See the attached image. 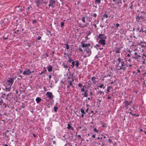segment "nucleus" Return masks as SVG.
<instances>
[{
	"instance_id": "a19ab883",
	"label": "nucleus",
	"mask_w": 146,
	"mask_h": 146,
	"mask_svg": "<svg viewBox=\"0 0 146 146\" xmlns=\"http://www.w3.org/2000/svg\"><path fill=\"white\" fill-rule=\"evenodd\" d=\"M51 76L50 75H49V81H50L51 80Z\"/></svg>"
},
{
	"instance_id": "6e6d98bb",
	"label": "nucleus",
	"mask_w": 146,
	"mask_h": 146,
	"mask_svg": "<svg viewBox=\"0 0 146 146\" xmlns=\"http://www.w3.org/2000/svg\"><path fill=\"white\" fill-rule=\"evenodd\" d=\"M81 90L83 92H84V88H81Z\"/></svg>"
},
{
	"instance_id": "4468645a",
	"label": "nucleus",
	"mask_w": 146,
	"mask_h": 146,
	"mask_svg": "<svg viewBox=\"0 0 146 146\" xmlns=\"http://www.w3.org/2000/svg\"><path fill=\"white\" fill-rule=\"evenodd\" d=\"M71 54H70L69 55H68V62H72L73 61H74L73 60H72L71 58Z\"/></svg>"
},
{
	"instance_id": "5fc2aeb1",
	"label": "nucleus",
	"mask_w": 146,
	"mask_h": 146,
	"mask_svg": "<svg viewBox=\"0 0 146 146\" xmlns=\"http://www.w3.org/2000/svg\"><path fill=\"white\" fill-rule=\"evenodd\" d=\"M94 27H95V28H96L97 27V26H96V24H94Z\"/></svg>"
},
{
	"instance_id": "8fccbe9b",
	"label": "nucleus",
	"mask_w": 146,
	"mask_h": 146,
	"mask_svg": "<svg viewBox=\"0 0 146 146\" xmlns=\"http://www.w3.org/2000/svg\"><path fill=\"white\" fill-rule=\"evenodd\" d=\"M111 98V97L110 96H108L107 98V99H110Z\"/></svg>"
},
{
	"instance_id": "a211bd4d",
	"label": "nucleus",
	"mask_w": 146,
	"mask_h": 146,
	"mask_svg": "<svg viewBox=\"0 0 146 146\" xmlns=\"http://www.w3.org/2000/svg\"><path fill=\"white\" fill-rule=\"evenodd\" d=\"M103 17L102 18V20H103V19L105 18V17L106 18H108V15L107 14H106V13H105V14L103 15Z\"/></svg>"
},
{
	"instance_id": "864d4df0",
	"label": "nucleus",
	"mask_w": 146,
	"mask_h": 146,
	"mask_svg": "<svg viewBox=\"0 0 146 146\" xmlns=\"http://www.w3.org/2000/svg\"><path fill=\"white\" fill-rule=\"evenodd\" d=\"M90 31H89L88 33L87 34L88 36V35H90Z\"/></svg>"
},
{
	"instance_id": "cd10ccee",
	"label": "nucleus",
	"mask_w": 146,
	"mask_h": 146,
	"mask_svg": "<svg viewBox=\"0 0 146 146\" xmlns=\"http://www.w3.org/2000/svg\"><path fill=\"white\" fill-rule=\"evenodd\" d=\"M66 49L67 50H68L69 48V45H68V43H67V44H66Z\"/></svg>"
},
{
	"instance_id": "473e14b6",
	"label": "nucleus",
	"mask_w": 146,
	"mask_h": 146,
	"mask_svg": "<svg viewBox=\"0 0 146 146\" xmlns=\"http://www.w3.org/2000/svg\"><path fill=\"white\" fill-rule=\"evenodd\" d=\"M115 52L117 53H120V51L118 49Z\"/></svg>"
},
{
	"instance_id": "79ce46f5",
	"label": "nucleus",
	"mask_w": 146,
	"mask_h": 146,
	"mask_svg": "<svg viewBox=\"0 0 146 146\" xmlns=\"http://www.w3.org/2000/svg\"><path fill=\"white\" fill-rule=\"evenodd\" d=\"M82 84L81 83H79L78 84V86L79 87H82Z\"/></svg>"
},
{
	"instance_id": "f03ea898",
	"label": "nucleus",
	"mask_w": 146,
	"mask_h": 146,
	"mask_svg": "<svg viewBox=\"0 0 146 146\" xmlns=\"http://www.w3.org/2000/svg\"><path fill=\"white\" fill-rule=\"evenodd\" d=\"M14 82L13 80L11 78H9V80H7L5 85L7 87H11Z\"/></svg>"
},
{
	"instance_id": "c85d7f7f",
	"label": "nucleus",
	"mask_w": 146,
	"mask_h": 146,
	"mask_svg": "<svg viewBox=\"0 0 146 146\" xmlns=\"http://www.w3.org/2000/svg\"><path fill=\"white\" fill-rule=\"evenodd\" d=\"M46 70H44L43 71H42L40 74V75H41L43 73H45V72H46Z\"/></svg>"
},
{
	"instance_id": "37998d69",
	"label": "nucleus",
	"mask_w": 146,
	"mask_h": 146,
	"mask_svg": "<svg viewBox=\"0 0 146 146\" xmlns=\"http://www.w3.org/2000/svg\"><path fill=\"white\" fill-rule=\"evenodd\" d=\"M41 37L40 36H38V40H40L41 39Z\"/></svg>"
},
{
	"instance_id": "bb28decb",
	"label": "nucleus",
	"mask_w": 146,
	"mask_h": 146,
	"mask_svg": "<svg viewBox=\"0 0 146 146\" xmlns=\"http://www.w3.org/2000/svg\"><path fill=\"white\" fill-rule=\"evenodd\" d=\"M58 109V108L56 106H54V111L55 112H56L57 111V109Z\"/></svg>"
},
{
	"instance_id": "7ed1b4c3",
	"label": "nucleus",
	"mask_w": 146,
	"mask_h": 146,
	"mask_svg": "<svg viewBox=\"0 0 146 146\" xmlns=\"http://www.w3.org/2000/svg\"><path fill=\"white\" fill-rule=\"evenodd\" d=\"M46 95L47 97L50 99H52L54 97V96L52 94V93L50 92H47Z\"/></svg>"
},
{
	"instance_id": "052dcab7",
	"label": "nucleus",
	"mask_w": 146,
	"mask_h": 146,
	"mask_svg": "<svg viewBox=\"0 0 146 146\" xmlns=\"http://www.w3.org/2000/svg\"><path fill=\"white\" fill-rule=\"evenodd\" d=\"M127 56L128 57H129L130 56V55L129 54H128L127 55Z\"/></svg>"
},
{
	"instance_id": "bf43d9fd",
	"label": "nucleus",
	"mask_w": 146,
	"mask_h": 146,
	"mask_svg": "<svg viewBox=\"0 0 146 146\" xmlns=\"http://www.w3.org/2000/svg\"><path fill=\"white\" fill-rule=\"evenodd\" d=\"M52 6V5L50 3H49V5H48V6H49V7H50V6Z\"/></svg>"
},
{
	"instance_id": "f257e3e1",
	"label": "nucleus",
	"mask_w": 146,
	"mask_h": 146,
	"mask_svg": "<svg viewBox=\"0 0 146 146\" xmlns=\"http://www.w3.org/2000/svg\"><path fill=\"white\" fill-rule=\"evenodd\" d=\"M115 67L117 70H122L123 71L125 70L127 67V65L125 64V61L120 58H118L116 61Z\"/></svg>"
},
{
	"instance_id": "0e129e2a",
	"label": "nucleus",
	"mask_w": 146,
	"mask_h": 146,
	"mask_svg": "<svg viewBox=\"0 0 146 146\" xmlns=\"http://www.w3.org/2000/svg\"><path fill=\"white\" fill-rule=\"evenodd\" d=\"M134 55L135 56H136L137 55V52H135L134 53Z\"/></svg>"
},
{
	"instance_id": "680f3d73",
	"label": "nucleus",
	"mask_w": 146,
	"mask_h": 146,
	"mask_svg": "<svg viewBox=\"0 0 146 146\" xmlns=\"http://www.w3.org/2000/svg\"><path fill=\"white\" fill-rule=\"evenodd\" d=\"M137 72H138V73H140V70L139 69H137Z\"/></svg>"
},
{
	"instance_id": "3c124183",
	"label": "nucleus",
	"mask_w": 146,
	"mask_h": 146,
	"mask_svg": "<svg viewBox=\"0 0 146 146\" xmlns=\"http://www.w3.org/2000/svg\"><path fill=\"white\" fill-rule=\"evenodd\" d=\"M88 108H87L86 110V112H88Z\"/></svg>"
},
{
	"instance_id": "2eb2a0df",
	"label": "nucleus",
	"mask_w": 146,
	"mask_h": 146,
	"mask_svg": "<svg viewBox=\"0 0 146 146\" xmlns=\"http://www.w3.org/2000/svg\"><path fill=\"white\" fill-rule=\"evenodd\" d=\"M3 98L4 96H3L0 97V106H1L3 103V100L2 98Z\"/></svg>"
},
{
	"instance_id": "4be33fe9",
	"label": "nucleus",
	"mask_w": 146,
	"mask_h": 146,
	"mask_svg": "<svg viewBox=\"0 0 146 146\" xmlns=\"http://www.w3.org/2000/svg\"><path fill=\"white\" fill-rule=\"evenodd\" d=\"M81 112L82 113V114H86V113L84 111V110L82 108L81 109Z\"/></svg>"
},
{
	"instance_id": "9d476101",
	"label": "nucleus",
	"mask_w": 146,
	"mask_h": 146,
	"mask_svg": "<svg viewBox=\"0 0 146 146\" xmlns=\"http://www.w3.org/2000/svg\"><path fill=\"white\" fill-rule=\"evenodd\" d=\"M84 51L86 52V53L88 54V56H89L91 54V50L88 48H85L84 49Z\"/></svg>"
},
{
	"instance_id": "b1692460",
	"label": "nucleus",
	"mask_w": 146,
	"mask_h": 146,
	"mask_svg": "<svg viewBox=\"0 0 146 146\" xmlns=\"http://www.w3.org/2000/svg\"><path fill=\"white\" fill-rule=\"evenodd\" d=\"M72 64L71 65V66L73 68L74 67V66L75 64V62L74 61H73L72 62Z\"/></svg>"
},
{
	"instance_id": "f8f14e48",
	"label": "nucleus",
	"mask_w": 146,
	"mask_h": 146,
	"mask_svg": "<svg viewBox=\"0 0 146 146\" xmlns=\"http://www.w3.org/2000/svg\"><path fill=\"white\" fill-rule=\"evenodd\" d=\"M106 39H100L99 40V42L100 43L103 45H104L106 44Z\"/></svg>"
},
{
	"instance_id": "20e7f679",
	"label": "nucleus",
	"mask_w": 146,
	"mask_h": 146,
	"mask_svg": "<svg viewBox=\"0 0 146 146\" xmlns=\"http://www.w3.org/2000/svg\"><path fill=\"white\" fill-rule=\"evenodd\" d=\"M136 21L139 22H142L144 20L143 17V16H137L136 17Z\"/></svg>"
},
{
	"instance_id": "13d9d810",
	"label": "nucleus",
	"mask_w": 146,
	"mask_h": 146,
	"mask_svg": "<svg viewBox=\"0 0 146 146\" xmlns=\"http://www.w3.org/2000/svg\"><path fill=\"white\" fill-rule=\"evenodd\" d=\"M92 137L94 138L95 137V135H93L92 136Z\"/></svg>"
},
{
	"instance_id": "f704fd0d",
	"label": "nucleus",
	"mask_w": 146,
	"mask_h": 146,
	"mask_svg": "<svg viewBox=\"0 0 146 146\" xmlns=\"http://www.w3.org/2000/svg\"><path fill=\"white\" fill-rule=\"evenodd\" d=\"M100 0H95V2L98 3H100Z\"/></svg>"
},
{
	"instance_id": "de8ad7c7",
	"label": "nucleus",
	"mask_w": 146,
	"mask_h": 146,
	"mask_svg": "<svg viewBox=\"0 0 146 146\" xmlns=\"http://www.w3.org/2000/svg\"><path fill=\"white\" fill-rule=\"evenodd\" d=\"M122 3V1L121 0H119V2H118V3Z\"/></svg>"
},
{
	"instance_id": "39448f33",
	"label": "nucleus",
	"mask_w": 146,
	"mask_h": 146,
	"mask_svg": "<svg viewBox=\"0 0 146 146\" xmlns=\"http://www.w3.org/2000/svg\"><path fill=\"white\" fill-rule=\"evenodd\" d=\"M131 103V102L125 100L123 103V106L126 109H127L128 108V106Z\"/></svg>"
},
{
	"instance_id": "ea45409f",
	"label": "nucleus",
	"mask_w": 146,
	"mask_h": 146,
	"mask_svg": "<svg viewBox=\"0 0 146 146\" xmlns=\"http://www.w3.org/2000/svg\"><path fill=\"white\" fill-rule=\"evenodd\" d=\"M93 16L94 17H96L97 16V14L96 13H94L93 15Z\"/></svg>"
},
{
	"instance_id": "393cba45",
	"label": "nucleus",
	"mask_w": 146,
	"mask_h": 146,
	"mask_svg": "<svg viewBox=\"0 0 146 146\" xmlns=\"http://www.w3.org/2000/svg\"><path fill=\"white\" fill-rule=\"evenodd\" d=\"M88 94L87 93V90L84 93V97H87L88 96Z\"/></svg>"
},
{
	"instance_id": "c03bdc74",
	"label": "nucleus",
	"mask_w": 146,
	"mask_h": 146,
	"mask_svg": "<svg viewBox=\"0 0 146 146\" xmlns=\"http://www.w3.org/2000/svg\"><path fill=\"white\" fill-rule=\"evenodd\" d=\"M116 25L117 27H118L119 26V24L118 23H117Z\"/></svg>"
},
{
	"instance_id": "e2e57ef3",
	"label": "nucleus",
	"mask_w": 146,
	"mask_h": 146,
	"mask_svg": "<svg viewBox=\"0 0 146 146\" xmlns=\"http://www.w3.org/2000/svg\"><path fill=\"white\" fill-rule=\"evenodd\" d=\"M84 114H82L81 115V117H83L84 116Z\"/></svg>"
},
{
	"instance_id": "2f4dec72",
	"label": "nucleus",
	"mask_w": 146,
	"mask_h": 146,
	"mask_svg": "<svg viewBox=\"0 0 146 146\" xmlns=\"http://www.w3.org/2000/svg\"><path fill=\"white\" fill-rule=\"evenodd\" d=\"M63 67L64 68H67L68 66L67 65H65V64H63Z\"/></svg>"
},
{
	"instance_id": "a878e982",
	"label": "nucleus",
	"mask_w": 146,
	"mask_h": 146,
	"mask_svg": "<svg viewBox=\"0 0 146 146\" xmlns=\"http://www.w3.org/2000/svg\"><path fill=\"white\" fill-rule=\"evenodd\" d=\"M85 18L84 17H82V21L84 23H85Z\"/></svg>"
},
{
	"instance_id": "58836bf2",
	"label": "nucleus",
	"mask_w": 146,
	"mask_h": 146,
	"mask_svg": "<svg viewBox=\"0 0 146 146\" xmlns=\"http://www.w3.org/2000/svg\"><path fill=\"white\" fill-rule=\"evenodd\" d=\"M94 131L96 132H98V131L96 129V128H94Z\"/></svg>"
},
{
	"instance_id": "a18cd8bd",
	"label": "nucleus",
	"mask_w": 146,
	"mask_h": 146,
	"mask_svg": "<svg viewBox=\"0 0 146 146\" xmlns=\"http://www.w3.org/2000/svg\"><path fill=\"white\" fill-rule=\"evenodd\" d=\"M108 88L110 89L112 88V87L111 86H108Z\"/></svg>"
},
{
	"instance_id": "72a5a7b5",
	"label": "nucleus",
	"mask_w": 146,
	"mask_h": 146,
	"mask_svg": "<svg viewBox=\"0 0 146 146\" xmlns=\"http://www.w3.org/2000/svg\"><path fill=\"white\" fill-rule=\"evenodd\" d=\"M68 82H69V85L70 86L72 85V82L71 81L69 82L68 81Z\"/></svg>"
},
{
	"instance_id": "603ef678",
	"label": "nucleus",
	"mask_w": 146,
	"mask_h": 146,
	"mask_svg": "<svg viewBox=\"0 0 146 146\" xmlns=\"http://www.w3.org/2000/svg\"><path fill=\"white\" fill-rule=\"evenodd\" d=\"M90 95L92 96L93 94V93L92 92H90Z\"/></svg>"
},
{
	"instance_id": "e433bc0d",
	"label": "nucleus",
	"mask_w": 146,
	"mask_h": 146,
	"mask_svg": "<svg viewBox=\"0 0 146 146\" xmlns=\"http://www.w3.org/2000/svg\"><path fill=\"white\" fill-rule=\"evenodd\" d=\"M110 89L107 87V89H106V91L107 92H110Z\"/></svg>"
},
{
	"instance_id": "09e8293b",
	"label": "nucleus",
	"mask_w": 146,
	"mask_h": 146,
	"mask_svg": "<svg viewBox=\"0 0 146 146\" xmlns=\"http://www.w3.org/2000/svg\"><path fill=\"white\" fill-rule=\"evenodd\" d=\"M36 20H35L33 21V23L34 24L35 23H36Z\"/></svg>"
},
{
	"instance_id": "dca6fc26",
	"label": "nucleus",
	"mask_w": 146,
	"mask_h": 146,
	"mask_svg": "<svg viewBox=\"0 0 146 146\" xmlns=\"http://www.w3.org/2000/svg\"><path fill=\"white\" fill-rule=\"evenodd\" d=\"M68 129H71L72 130H74L73 127H72V126L69 123L68 124V127L67 128Z\"/></svg>"
},
{
	"instance_id": "69168bd1",
	"label": "nucleus",
	"mask_w": 146,
	"mask_h": 146,
	"mask_svg": "<svg viewBox=\"0 0 146 146\" xmlns=\"http://www.w3.org/2000/svg\"><path fill=\"white\" fill-rule=\"evenodd\" d=\"M108 141L109 142H111L112 141L110 139L108 140Z\"/></svg>"
},
{
	"instance_id": "423d86ee",
	"label": "nucleus",
	"mask_w": 146,
	"mask_h": 146,
	"mask_svg": "<svg viewBox=\"0 0 146 146\" xmlns=\"http://www.w3.org/2000/svg\"><path fill=\"white\" fill-rule=\"evenodd\" d=\"M31 72L30 71L29 69H25L23 72V74L25 75H30Z\"/></svg>"
},
{
	"instance_id": "7c9ffc66",
	"label": "nucleus",
	"mask_w": 146,
	"mask_h": 146,
	"mask_svg": "<svg viewBox=\"0 0 146 146\" xmlns=\"http://www.w3.org/2000/svg\"><path fill=\"white\" fill-rule=\"evenodd\" d=\"M99 92H100V95H102V94L104 95V92H103L101 91H100Z\"/></svg>"
},
{
	"instance_id": "f3484780",
	"label": "nucleus",
	"mask_w": 146,
	"mask_h": 146,
	"mask_svg": "<svg viewBox=\"0 0 146 146\" xmlns=\"http://www.w3.org/2000/svg\"><path fill=\"white\" fill-rule=\"evenodd\" d=\"M36 100L37 103H39L41 101V99L39 97H37L36 99Z\"/></svg>"
},
{
	"instance_id": "ddd939ff",
	"label": "nucleus",
	"mask_w": 146,
	"mask_h": 146,
	"mask_svg": "<svg viewBox=\"0 0 146 146\" xmlns=\"http://www.w3.org/2000/svg\"><path fill=\"white\" fill-rule=\"evenodd\" d=\"M47 69L48 70L49 72H51L52 71V67L51 65H50L47 67Z\"/></svg>"
},
{
	"instance_id": "1a4fd4ad",
	"label": "nucleus",
	"mask_w": 146,
	"mask_h": 146,
	"mask_svg": "<svg viewBox=\"0 0 146 146\" xmlns=\"http://www.w3.org/2000/svg\"><path fill=\"white\" fill-rule=\"evenodd\" d=\"M43 0H38L35 3L37 7H38L39 6L42 4L43 3Z\"/></svg>"
},
{
	"instance_id": "c9c22d12",
	"label": "nucleus",
	"mask_w": 146,
	"mask_h": 146,
	"mask_svg": "<svg viewBox=\"0 0 146 146\" xmlns=\"http://www.w3.org/2000/svg\"><path fill=\"white\" fill-rule=\"evenodd\" d=\"M64 25V22H62L61 23V27H63Z\"/></svg>"
},
{
	"instance_id": "aec40b11",
	"label": "nucleus",
	"mask_w": 146,
	"mask_h": 146,
	"mask_svg": "<svg viewBox=\"0 0 146 146\" xmlns=\"http://www.w3.org/2000/svg\"><path fill=\"white\" fill-rule=\"evenodd\" d=\"M108 76L110 77L111 76L110 75H109V74H107L106 75H105L104 76H103V79L102 80H104V78H106V77H107Z\"/></svg>"
},
{
	"instance_id": "0eeeda50",
	"label": "nucleus",
	"mask_w": 146,
	"mask_h": 146,
	"mask_svg": "<svg viewBox=\"0 0 146 146\" xmlns=\"http://www.w3.org/2000/svg\"><path fill=\"white\" fill-rule=\"evenodd\" d=\"M98 38H99L100 39H106L107 36L104 34H100L98 35Z\"/></svg>"
},
{
	"instance_id": "6ab92c4d",
	"label": "nucleus",
	"mask_w": 146,
	"mask_h": 146,
	"mask_svg": "<svg viewBox=\"0 0 146 146\" xmlns=\"http://www.w3.org/2000/svg\"><path fill=\"white\" fill-rule=\"evenodd\" d=\"M55 3V1L53 0H51L50 1V3L52 5V7H53V5Z\"/></svg>"
},
{
	"instance_id": "338daca9",
	"label": "nucleus",
	"mask_w": 146,
	"mask_h": 146,
	"mask_svg": "<svg viewBox=\"0 0 146 146\" xmlns=\"http://www.w3.org/2000/svg\"><path fill=\"white\" fill-rule=\"evenodd\" d=\"M133 6V5L132 4H131V6L130 7V9H132V7Z\"/></svg>"
},
{
	"instance_id": "774afa93",
	"label": "nucleus",
	"mask_w": 146,
	"mask_h": 146,
	"mask_svg": "<svg viewBox=\"0 0 146 146\" xmlns=\"http://www.w3.org/2000/svg\"><path fill=\"white\" fill-rule=\"evenodd\" d=\"M87 56H87L86 55H85L84 56V58H86V57H87Z\"/></svg>"
},
{
	"instance_id": "4d7b16f0",
	"label": "nucleus",
	"mask_w": 146,
	"mask_h": 146,
	"mask_svg": "<svg viewBox=\"0 0 146 146\" xmlns=\"http://www.w3.org/2000/svg\"><path fill=\"white\" fill-rule=\"evenodd\" d=\"M105 126H106V124H104L102 125V126L103 127H105Z\"/></svg>"
},
{
	"instance_id": "5701e85b",
	"label": "nucleus",
	"mask_w": 146,
	"mask_h": 146,
	"mask_svg": "<svg viewBox=\"0 0 146 146\" xmlns=\"http://www.w3.org/2000/svg\"><path fill=\"white\" fill-rule=\"evenodd\" d=\"M99 87L100 88H103L104 89L105 88V87L104 86V84H101Z\"/></svg>"
},
{
	"instance_id": "9b49d317",
	"label": "nucleus",
	"mask_w": 146,
	"mask_h": 146,
	"mask_svg": "<svg viewBox=\"0 0 146 146\" xmlns=\"http://www.w3.org/2000/svg\"><path fill=\"white\" fill-rule=\"evenodd\" d=\"M5 88L3 89L6 91L9 92L11 89V87L10 86L7 87L5 85Z\"/></svg>"
},
{
	"instance_id": "c756f323",
	"label": "nucleus",
	"mask_w": 146,
	"mask_h": 146,
	"mask_svg": "<svg viewBox=\"0 0 146 146\" xmlns=\"http://www.w3.org/2000/svg\"><path fill=\"white\" fill-rule=\"evenodd\" d=\"M96 78V77H95L94 76L92 78L91 80L93 82L94 81V79H95Z\"/></svg>"
},
{
	"instance_id": "6e6552de",
	"label": "nucleus",
	"mask_w": 146,
	"mask_h": 146,
	"mask_svg": "<svg viewBox=\"0 0 146 146\" xmlns=\"http://www.w3.org/2000/svg\"><path fill=\"white\" fill-rule=\"evenodd\" d=\"M81 44L82 47L83 48H87V47L90 46V43L85 44L83 42H81Z\"/></svg>"
},
{
	"instance_id": "4c0bfd02",
	"label": "nucleus",
	"mask_w": 146,
	"mask_h": 146,
	"mask_svg": "<svg viewBox=\"0 0 146 146\" xmlns=\"http://www.w3.org/2000/svg\"><path fill=\"white\" fill-rule=\"evenodd\" d=\"M78 50L80 51H81V52H83V50H82V49L81 48H78Z\"/></svg>"
},
{
	"instance_id": "412c9836",
	"label": "nucleus",
	"mask_w": 146,
	"mask_h": 146,
	"mask_svg": "<svg viewBox=\"0 0 146 146\" xmlns=\"http://www.w3.org/2000/svg\"><path fill=\"white\" fill-rule=\"evenodd\" d=\"M79 65V62L77 60L76 61V63L75 64V66H76V68H77L78 67Z\"/></svg>"
},
{
	"instance_id": "49530a36",
	"label": "nucleus",
	"mask_w": 146,
	"mask_h": 146,
	"mask_svg": "<svg viewBox=\"0 0 146 146\" xmlns=\"http://www.w3.org/2000/svg\"><path fill=\"white\" fill-rule=\"evenodd\" d=\"M9 96V94H7V97H6V98H5V100H7V99L8 97Z\"/></svg>"
}]
</instances>
